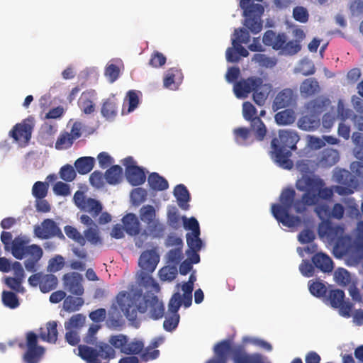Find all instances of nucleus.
Returning <instances> with one entry per match:
<instances>
[{
	"label": "nucleus",
	"instance_id": "nucleus-1",
	"mask_svg": "<svg viewBox=\"0 0 363 363\" xmlns=\"http://www.w3.org/2000/svg\"><path fill=\"white\" fill-rule=\"evenodd\" d=\"M296 188L304 192L300 199H295L296 191L293 188L284 189L279 196L281 204L272 205V213L276 220L283 225L291 228L301 223L300 217L290 214L294 208L297 213H303L307 206H313L320 200L332 199L333 190L325 187V182L318 176L303 175L296 182Z\"/></svg>",
	"mask_w": 363,
	"mask_h": 363
},
{
	"label": "nucleus",
	"instance_id": "nucleus-2",
	"mask_svg": "<svg viewBox=\"0 0 363 363\" xmlns=\"http://www.w3.org/2000/svg\"><path fill=\"white\" fill-rule=\"evenodd\" d=\"M117 303L129 320H135L137 312H148L153 320H159L164 315V306L157 296L152 293L143 294L142 289H135L130 293L123 291L116 296Z\"/></svg>",
	"mask_w": 363,
	"mask_h": 363
},
{
	"label": "nucleus",
	"instance_id": "nucleus-3",
	"mask_svg": "<svg viewBox=\"0 0 363 363\" xmlns=\"http://www.w3.org/2000/svg\"><path fill=\"white\" fill-rule=\"evenodd\" d=\"M128 337L123 334L111 335L108 342H99L95 347L78 345V355L86 363H109L116 357V350L125 351Z\"/></svg>",
	"mask_w": 363,
	"mask_h": 363
},
{
	"label": "nucleus",
	"instance_id": "nucleus-4",
	"mask_svg": "<svg viewBox=\"0 0 363 363\" xmlns=\"http://www.w3.org/2000/svg\"><path fill=\"white\" fill-rule=\"evenodd\" d=\"M44 342L55 344L58 337L57 322L51 320L45 327L40 328L38 336L33 332L26 333V351L23 354L26 363H38L45 353V347L38 345V337Z\"/></svg>",
	"mask_w": 363,
	"mask_h": 363
},
{
	"label": "nucleus",
	"instance_id": "nucleus-5",
	"mask_svg": "<svg viewBox=\"0 0 363 363\" xmlns=\"http://www.w3.org/2000/svg\"><path fill=\"white\" fill-rule=\"evenodd\" d=\"M299 140L298 135L293 130H279V138H274L271 142V156L274 162L281 168L291 169L294 162L290 159L291 150L296 149Z\"/></svg>",
	"mask_w": 363,
	"mask_h": 363
},
{
	"label": "nucleus",
	"instance_id": "nucleus-6",
	"mask_svg": "<svg viewBox=\"0 0 363 363\" xmlns=\"http://www.w3.org/2000/svg\"><path fill=\"white\" fill-rule=\"evenodd\" d=\"M30 241V239L26 235H20L16 237L13 256L18 259L28 257V259L24 262L25 267L27 271L34 272L36 271V264L43 257V251L36 244L28 245Z\"/></svg>",
	"mask_w": 363,
	"mask_h": 363
},
{
	"label": "nucleus",
	"instance_id": "nucleus-7",
	"mask_svg": "<svg viewBox=\"0 0 363 363\" xmlns=\"http://www.w3.org/2000/svg\"><path fill=\"white\" fill-rule=\"evenodd\" d=\"M256 108L249 101L242 104L243 118L250 122V127L252 130L255 138L257 141H262L267 134V128L259 116H257Z\"/></svg>",
	"mask_w": 363,
	"mask_h": 363
},
{
	"label": "nucleus",
	"instance_id": "nucleus-8",
	"mask_svg": "<svg viewBox=\"0 0 363 363\" xmlns=\"http://www.w3.org/2000/svg\"><path fill=\"white\" fill-rule=\"evenodd\" d=\"M33 128L34 118L29 116L21 123H16L10 130L9 135L15 142L27 145L31 138Z\"/></svg>",
	"mask_w": 363,
	"mask_h": 363
},
{
	"label": "nucleus",
	"instance_id": "nucleus-9",
	"mask_svg": "<svg viewBox=\"0 0 363 363\" xmlns=\"http://www.w3.org/2000/svg\"><path fill=\"white\" fill-rule=\"evenodd\" d=\"M34 233L36 237L41 239H48L57 237L64 239L65 236L57 223L52 219H45L41 225H35Z\"/></svg>",
	"mask_w": 363,
	"mask_h": 363
},
{
	"label": "nucleus",
	"instance_id": "nucleus-10",
	"mask_svg": "<svg viewBox=\"0 0 363 363\" xmlns=\"http://www.w3.org/2000/svg\"><path fill=\"white\" fill-rule=\"evenodd\" d=\"M263 80L258 77H250L246 79H241L234 84L233 90L238 98H245L247 95L262 86Z\"/></svg>",
	"mask_w": 363,
	"mask_h": 363
},
{
	"label": "nucleus",
	"instance_id": "nucleus-11",
	"mask_svg": "<svg viewBox=\"0 0 363 363\" xmlns=\"http://www.w3.org/2000/svg\"><path fill=\"white\" fill-rule=\"evenodd\" d=\"M352 140L355 145L354 155L360 161L352 162L350 169L357 176L361 177L363 174V134L359 132L353 133Z\"/></svg>",
	"mask_w": 363,
	"mask_h": 363
},
{
	"label": "nucleus",
	"instance_id": "nucleus-12",
	"mask_svg": "<svg viewBox=\"0 0 363 363\" xmlns=\"http://www.w3.org/2000/svg\"><path fill=\"white\" fill-rule=\"evenodd\" d=\"M297 94L290 88H286L280 91L275 96L272 108L274 111L279 109L293 107L296 104Z\"/></svg>",
	"mask_w": 363,
	"mask_h": 363
},
{
	"label": "nucleus",
	"instance_id": "nucleus-13",
	"mask_svg": "<svg viewBox=\"0 0 363 363\" xmlns=\"http://www.w3.org/2000/svg\"><path fill=\"white\" fill-rule=\"evenodd\" d=\"M82 279V276L77 272L67 273L62 278L64 289L72 294L82 296L84 292Z\"/></svg>",
	"mask_w": 363,
	"mask_h": 363
},
{
	"label": "nucleus",
	"instance_id": "nucleus-14",
	"mask_svg": "<svg viewBox=\"0 0 363 363\" xmlns=\"http://www.w3.org/2000/svg\"><path fill=\"white\" fill-rule=\"evenodd\" d=\"M166 227L164 224L161 223L160 220L157 218L147 224V230H143L141 233L139 240L135 242V245L138 247L141 248L144 245V240H141L142 238H144L145 240H146L148 236H151L153 238H160L164 235Z\"/></svg>",
	"mask_w": 363,
	"mask_h": 363
},
{
	"label": "nucleus",
	"instance_id": "nucleus-15",
	"mask_svg": "<svg viewBox=\"0 0 363 363\" xmlns=\"http://www.w3.org/2000/svg\"><path fill=\"white\" fill-rule=\"evenodd\" d=\"M231 352L234 363H264L260 354H248L242 346H238Z\"/></svg>",
	"mask_w": 363,
	"mask_h": 363
},
{
	"label": "nucleus",
	"instance_id": "nucleus-16",
	"mask_svg": "<svg viewBox=\"0 0 363 363\" xmlns=\"http://www.w3.org/2000/svg\"><path fill=\"white\" fill-rule=\"evenodd\" d=\"M160 261V257L155 250L144 251L139 259V266L147 272H153Z\"/></svg>",
	"mask_w": 363,
	"mask_h": 363
},
{
	"label": "nucleus",
	"instance_id": "nucleus-17",
	"mask_svg": "<svg viewBox=\"0 0 363 363\" xmlns=\"http://www.w3.org/2000/svg\"><path fill=\"white\" fill-rule=\"evenodd\" d=\"M328 299L333 308H339L345 314H349L352 309V304L345 301V293L340 289L330 290Z\"/></svg>",
	"mask_w": 363,
	"mask_h": 363
},
{
	"label": "nucleus",
	"instance_id": "nucleus-18",
	"mask_svg": "<svg viewBox=\"0 0 363 363\" xmlns=\"http://www.w3.org/2000/svg\"><path fill=\"white\" fill-rule=\"evenodd\" d=\"M315 268L323 273H330L333 270V262L329 255L320 252L314 254L311 257Z\"/></svg>",
	"mask_w": 363,
	"mask_h": 363
},
{
	"label": "nucleus",
	"instance_id": "nucleus-19",
	"mask_svg": "<svg viewBox=\"0 0 363 363\" xmlns=\"http://www.w3.org/2000/svg\"><path fill=\"white\" fill-rule=\"evenodd\" d=\"M123 226L126 233L130 236H135L140 233V223L135 214L127 213L122 218Z\"/></svg>",
	"mask_w": 363,
	"mask_h": 363
},
{
	"label": "nucleus",
	"instance_id": "nucleus-20",
	"mask_svg": "<svg viewBox=\"0 0 363 363\" xmlns=\"http://www.w3.org/2000/svg\"><path fill=\"white\" fill-rule=\"evenodd\" d=\"M182 79V73L180 69L174 67L169 68L167 70L164 77V86L169 89L175 90L177 89Z\"/></svg>",
	"mask_w": 363,
	"mask_h": 363
},
{
	"label": "nucleus",
	"instance_id": "nucleus-21",
	"mask_svg": "<svg viewBox=\"0 0 363 363\" xmlns=\"http://www.w3.org/2000/svg\"><path fill=\"white\" fill-rule=\"evenodd\" d=\"M330 104V101L328 99L318 97L307 104L306 109L313 117L319 118V116L326 109Z\"/></svg>",
	"mask_w": 363,
	"mask_h": 363
},
{
	"label": "nucleus",
	"instance_id": "nucleus-22",
	"mask_svg": "<svg viewBox=\"0 0 363 363\" xmlns=\"http://www.w3.org/2000/svg\"><path fill=\"white\" fill-rule=\"evenodd\" d=\"M126 179L132 186L143 184L146 179L143 169L138 167H128L125 172Z\"/></svg>",
	"mask_w": 363,
	"mask_h": 363
},
{
	"label": "nucleus",
	"instance_id": "nucleus-23",
	"mask_svg": "<svg viewBox=\"0 0 363 363\" xmlns=\"http://www.w3.org/2000/svg\"><path fill=\"white\" fill-rule=\"evenodd\" d=\"M339 159L340 155L337 150L333 148H326L321 152L318 161L323 167H329L335 165L339 161Z\"/></svg>",
	"mask_w": 363,
	"mask_h": 363
},
{
	"label": "nucleus",
	"instance_id": "nucleus-24",
	"mask_svg": "<svg viewBox=\"0 0 363 363\" xmlns=\"http://www.w3.org/2000/svg\"><path fill=\"white\" fill-rule=\"evenodd\" d=\"M174 195L177 200L179 206L183 210H189L190 195L187 188L184 184H178L174 187Z\"/></svg>",
	"mask_w": 363,
	"mask_h": 363
},
{
	"label": "nucleus",
	"instance_id": "nucleus-25",
	"mask_svg": "<svg viewBox=\"0 0 363 363\" xmlns=\"http://www.w3.org/2000/svg\"><path fill=\"white\" fill-rule=\"evenodd\" d=\"M250 128H247L245 127H240L235 128L233 130V135L235 142L242 146L248 145L253 142V139L252 138Z\"/></svg>",
	"mask_w": 363,
	"mask_h": 363
},
{
	"label": "nucleus",
	"instance_id": "nucleus-26",
	"mask_svg": "<svg viewBox=\"0 0 363 363\" xmlns=\"http://www.w3.org/2000/svg\"><path fill=\"white\" fill-rule=\"evenodd\" d=\"M230 350L231 345L229 340H224L218 342L214 347V352L220 359H211L207 363H226L225 358L227 353Z\"/></svg>",
	"mask_w": 363,
	"mask_h": 363
},
{
	"label": "nucleus",
	"instance_id": "nucleus-27",
	"mask_svg": "<svg viewBox=\"0 0 363 363\" xmlns=\"http://www.w3.org/2000/svg\"><path fill=\"white\" fill-rule=\"evenodd\" d=\"M320 86L315 78L306 79L300 86L302 96L308 97L313 96L319 91Z\"/></svg>",
	"mask_w": 363,
	"mask_h": 363
},
{
	"label": "nucleus",
	"instance_id": "nucleus-28",
	"mask_svg": "<svg viewBox=\"0 0 363 363\" xmlns=\"http://www.w3.org/2000/svg\"><path fill=\"white\" fill-rule=\"evenodd\" d=\"M95 164V159L92 157H82L78 158L74 166L77 172L80 174H86L90 172Z\"/></svg>",
	"mask_w": 363,
	"mask_h": 363
},
{
	"label": "nucleus",
	"instance_id": "nucleus-29",
	"mask_svg": "<svg viewBox=\"0 0 363 363\" xmlns=\"http://www.w3.org/2000/svg\"><path fill=\"white\" fill-rule=\"evenodd\" d=\"M118 112L117 100L113 96L104 101L101 107V114L107 119L114 118Z\"/></svg>",
	"mask_w": 363,
	"mask_h": 363
},
{
	"label": "nucleus",
	"instance_id": "nucleus-30",
	"mask_svg": "<svg viewBox=\"0 0 363 363\" xmlns=\"http://www.w3.org/2000/svg\"><path fill=\"white\" fill-rule=\"evenodd\" d=\"M148 183L150 188L156 191H164L169 187L168 182L156 172L149 175Z\"/></svg>",
	"mask_w": 363,
	"mask_h": 363
},
{
	"label": "nucleus",
	"instance_id": "nucleus-31",
	"mask_svg": "<svg viewBox=\"0 0 363 363\" xmlns=\"http://www.w3.org/2000/svg\"><path fill=\"white\" fill-rule=\"evenodd\" d=\"M298 128L303 130L311 131L318 128L320 119L311 116H303L298 121Z\"/></svg>",
	"mask_w": 363,
	"mask_h": 363
},
{
	"label": "nucleus",
	"instance_id": "nucleus-32",
	"mask_svg": "<svg viewBox=\"0 0 363 363\" xmlns=\"http://www.w3.org/2000/svg\"><path fill=\"white\" fill-rule=\"evenodd\" d=\"M278 125H287L292 124L296 120V115L292 109H285L277 113L274 116Z\"/></svg>",
	"mask_w": 363,
	"mask_h": 363
},
{
	"label": "nucleus",
	"instance_id": "nucleus-33",
	"mask_svg": "<svg viewBox=\"0 0 363 363\" xmlns=\"http://www.w3.org/2000/svg\"><path fill=\"white\" fill-rule=\"evenodd\" d=\"M123 169L119 165H113L105 172V179L109 184H116L121 180Z\"/></svg>",
	"mask_w": 363,
	"mask_h": 363
},
{
	"label": "nucleus",
	"instance_id": "nucleus-34",
	"mask_svg": "<svg viewBox=\"0 0 363 363\" xmlns=\"http://www.w3.org/2000/svg\"><path fill=\"white\" fill-rule=\"evenodd\" d=\"M86 322V316L82 313L73 315L67 321L65 322V330H74L80 331Z\"/></svg>",
	"mask_w": 363,
	"mask_h": 363
},
{
	"label": "nucleus",
	"instance_id": "nucleus-35",
	"mask_svg": "<svg viewBox=\"0 0 363 363\" xmlns=\"http://www.w3.org/2000/svg\"><path fill=\"white\" fill-rule=\"evenodd\" d=\"M101 203L92 198H88L81 210L88 212L93 218L97 217L102 211Z\"/></svg>",
	"mask_w": 363,
	"mask_h": 363
},
{
	"label": "nucleus",
	"instance_id": "nucleus-36",
	"mask_svg": "<svg viewBox=\"0 0 363 363\" xmlns=\"http://www.w3.org/2000/svg\"><path fill=\"white\" fill-rule=\"evenodd\" d=\"M84 303V301L82 297L68 296L64 300L63 308L67 312H74L79 311Z\"/></svg>",
	"mask_w": 363,
	"mask_h": 363
},
{
	"label": "nucleus",
	"instance_id": "nucleus-37",
	"mask_svg": "<svg viewBox=\"0 0 363 363\" xmlns=\"http://www.w3.org/2000/svg\"><path fill=\"white\" fill-rule=\"evenodd\" d=\"M167 218V223L171 228L176 230L180 228L181 220H182V217L180 216L179 211L176 206H168Z\"/></svg>",
	"mask_w": 363,
	"mask_h": 363
},
{
	"label": "nucleus",
	"instance_id": "nucleus-38",
	"mask_svg": "<svg viewBox=\"0 0 363 363\" xmlns=\"http://www.w3.org/2000/svg\"><path fill=\"white\" fill-rule=\"evenodd\" d=\"M144 342L140 339L135 338L130 342L128 340L123 354L133 356L139 355L144 349Z\"/></svg>",
	"mask_w": 363,
	"mask_h": 363
},
{
	"label": "nucleus",
	"instance_id": "nucleus-39",
	"mask_svg": "<svg viewBox=\"0 0 363 363\" xmlns=\"http://www.w3.org/2000/svg\"><path fill=\"white\" fill-rule=\"evenodd\" d=\"M150 272H147L143 270L138 277V283L140 285L145 288H151L152 289L158 291L160 290L159 284L155 281L151 275Z\"/></svg>",
	"mask_w": 363,
	"mask_h": 363
},
{
	"label": "nucleus",
	"instance_id": "nucleus-40",
	"mask_svg": "<svg viewBox=\"0 0 363 363\" xmlns=\"http://www.w3.org/2000/svg\"><path fill=\"white\" fill-rule=\"evenodd\" d=\"M58 281L56 276L49 274H43L40 283V291L43 293H48L55 289L57 285Z\"/></svg>",
	"mask_w": 363,
	"mask_h": 363
},
{
	"label": "nucleus",
	"instance_id": "nucleus-41",
	"mask_svg": "<svg viewBox=\"0 0 363 363\" xmlns=\"http://www.w3.org/2000/svg\"><path fill=\"white\" fill-rule=\"evenodd\" d=\"M85 240L90 242L91 245H102L103 241L99 235L98 227H89L84 231Z\"/></svg>",
	"mask_w": 363,
	"mask_h": 363
},
{
	"label": "nucleus",
	"instance_id": "nucleus-42",
	"mask_svg": "<svg viewBox=\"0 0 363 363\" xmlns=\"http://www.w3.org/2000/svg\"><path fill=\"white\" fill-rule=\"evenodd\" d=\"M334 177L337 183L345 186H352L354 181V176L349 171L345 169L337 170L335 173Z\"/></svg>",
	"mask_w": 363,
	"mask_h": 363
},
{
	"label": "nucleus",
	"instance_id": "nucleus-43",
	"mask_svg": "<svg viewBox=\"0 0 363 363\" xmlns=\"http://www.w3.org/2000/svg\"><path fill=\"white\" fill-rule=\"evenodd\" d=\"M156 216L155 209L151 205L143 206L140 210V220L146 225L156 220Z\"/></svg>",
	"mask_w": 363,
	"mask_h": 363
},
{
	"label": "nucleus",
	"instance_id": "nucleus-44",
	"mask_svg": "<svg viewBox=\"0 0 363 363\" xmlns=\"http://www.w3.org/2000/svg\"><path fill=\"white\" fill-rule=\"evenodd\" d=\"M79 106L83 113L85 114H91L95 110V106L93 101L90 99L89 94L83 92L79 101Z\"/></svg>",
	"mask_w": 363,
	"mask_h": 363
},
{
	"label": "nucleus",
	"instance_id": "nucleus-45",
	"mask_svg": "<svg viewBox=\"0 0 363 363\" xmlns=\"http://www.w3.org/2000/svg\"><path fill=\"white\" fill-rule=\"evenodd\" d=\"M66 235L77 242L80 246H84L86 240L84 237L77 230V229L72 225H66L64 228Z\"/></svg>",
	"mask_w": 363,
	"mask_h": 363
},
{
	"label": "nucleus",
	"instance_id": "nucleus-46",
	"mask_svg": "<svg viewBox=\"0 0 363 363\" xmlns=\"http://www.w3.org/2000/svg\"><path fill=\"white\" fill-rule=\"evenodd\" d=\"M2 302L5 306L11 309L16 308L20 305L16 294L8 291H4L2 292Z\"/></svg>",
	"mask_w": 363,
	"mask_h": 363
},
{
	"label": "nucleus",
	"instance_id": "nucleus-47",
	"mask_svg": "<svg viewBox=\"0 0 363 363\" xmlns=\"http://www.w3.org/2000/svg\"><path fill=\"white\" fill-rule=\"evenodd\" d=\"M180 315L179 313H173L167 312L165 320L163 323L164 329L166 331L172 332L174 330L179 323Z\"/></svg>",
	"mask_w": 363,
	"mask_h": 363
},
{
	"label": "nucleus",
	"instance_id": "nucleus-48",
	"mask_svg": "<svg viewBox=\"0 0 363 363\" xmlns=\"http://www.w3.org/2000/svg\"><path fill=\"white\" fill-rule=\"evenodd\" d=\"M100 328L101 325L97 324H91L90 325L86 334L83 337V341L87 346H89V345H95V346L98 345L96 335Z\"/></svg>",
	"mask_w": 363,
	"mask_h": 363
},
{
	"label": "nucleus",
	"instance_id": "nucleus-49",
	"mask_svg": "<svg viewBox=\"0 0 363 363\" xmlns=\"http://www.w3.org/2000/svg\"><path fill=\"white\" fill-rule=\"evenodd\" d=\"M308 289L310 292L316 297L325 296L327 292V288L325 284L318 281H309Z\"/></svg>",
	"mask_w": 363,
	"mask_h": 363
},
{
	"label": "nucleus",
	"instance_id": "nucleus-50",
	"mask_svg": "<svg viewBox=\"0 0 363 363\" xmlns=\"http://www.w3.org/2000/svg\"><path fill=\"white\" fill-rule=\"evenodd\" d=\"M252 61L258 63L260 66L264 67H273L277 64V60L275 58L267 57L264 54L257 53L252 57Z\"/></svg>",
	"mask_w": 363,
	"mask_h": 363
},
{
	"label": "nucleus",
	"instance_id": "nucleus-51",
	"mask_svg": "<svg viewBox=\"0 0 363 363\" xmlns=\"http://www.w3.org/2000/svg\"><path fill=\"white\" fill-rule=\"evenodd\" d=\"M184 305L183 298L179 292L174 293L168 303V312L173 313H179L178 311L182 306Z\"/></svg>",
	"mask_w": 363,
	"mask_h": 363
},
{
	"label": "nucleus",
	"instance_id": "nucleus-52",
	"mask_svg": "<svg viewBox=\"0 0 363 363\" xmlns=\"http://www.w3.org/2000/svg\"><path fill=\"white\" fill-rule=\"evenodd\" d=\"M335 279L336 282L341 286L349 285L351 282V276L350 272L344 268H338L335 272Z\"/></svg>",
	"mask_w": 363,
	"mask_h": 363
},
{
	"label": "nucleus",
	"instance_id": "nucleus-53",
	"mask_svg": "<svg viewBox=\"0 0 363 363\" xmlns=\"http://www.w3.org/2000/svg\"><path fill=\"white\" fill-rule=\"evenodd\" d=\"M48 184L43 182H36L32 189L33 196L38 199H44L48 194Z\"/></svg>",
	"mask_w": 363,
	"mask_h": 363
},
{
	"label": "nucleus",
	"instance_id": "nucleus-54",
	"mask_svg": "<svg viewBox=\"0 0 363 363\" xmlns=\"http://www.w3.org/2000/svg\"><path fill=\"white\" fill-rule=\"evenodd\" d=\"M186 242L189 250H201L203 242L200 233H186Z\"/></svg>",
	"mask_w": 363,
	"mask_h": 363
},
{
	"label": "nucleus",
	"instance_id": "nucleus-55",
	"mask_svg": "<svg viewBox=\"0 0 363 363\" xmlns=\"http://www.w3.org/2000/svg\"><path fill=\"white\" fill-rule=\"evenodd\" d=\"M74 143V140L71 138L69 133L63 132L62 133L56 143H55V148L57 150H62L70 147Z\"/></svg>",
	"mask_w": 363,
	"mask_h": 363
},
{
	"label": "nucleus",
	"instance_id": "nucleus-56",
	"mask_svg": "<svg viewBox=\"0 0 363 363\" xmlns=\"http://www.w3.org/2000/svg\"><path fill=\"white\" fill-rule=\"evenodd\" d=\"M147 191L141 187L134 189L130 193V198L134 205L143 203L147 198Z\"/></svg>",
	"mask_w": 363,
	"mask_h": 363
},
{
	"label": "nucleus",
	"instance_id": "nucleus-57",
	"mask_svg": "<svg viewBox=\"0 0 363 363\" xmlns=\"http://www.w3.org/2000/svg\"><path fill=\"white\" fill-rule=\"evenodd\" d=\"M65 266V259L61 255H56L49 260L48 271L50 272H57L61 270Z\"/></svg>",
	"mask_w": 363,
	"mask_h": 363
},
{
	"label": "nucleus",
	"instance_id": "nucleus-58",
	"mask_svg": "<svg viewBox=\"0 0 363 363\" xmlns=\"http://www.w3.org/2000/svg\"><path fill=\"white\" fill-rule=\"evenodd\" d=\"M77 176L74 167L70 164L62 166L60 170V177L65 182H72Z\"/></svg>",
	"mask_w": 363,
	"mask_h": 363
},
{
	"label": "nucleus",
	"instance_id": "nucleus-59",
	"mask_svg": "<svg viewBox=\"0 0 363 363\" xmlns=\"http://www.w3.org/2000/svg\"><path fill=\"white\" fill-rule=\"evenodd\" d=\"M166 57L159 51H154L150 56L149 65L154 68H159L165 65Z\"/></svg>",
	"mask_w": 363,
	"mask_h": 363
},
{
	"label": "nucleus",
	"instance_id": "nucleus-60",
	"mask_svg": "<svg viewBox=\"0 0 363 363\" xmlns=\"http://www.w3.org/2000/svg\"><path fill=\"white\" fill-rule=\"evenodd\" d=\"M139 356L140 360L147 362L156 359L160 356V351L158 350H152L151 347H144L143 352L139 354Z\"/></svg>",
	"mask_w": 363,
	"mask_h": 363
},
{
	"label": "nucleus",
	"instance_id": "nucleus-61",
	"mask_svg": "<svg viewBox=\"0 0 363 363\" xmlns=\"http://www.w3.org/2000/svg\"><path fill=\"white\" fill-rule=\"evenodd\" d=\"M105 76L111 83L117 80L120 75V68L115 64H108L104 71Z\"/></svg>",
	"mask_w": 363,
	"mask_h": 363
},
{
	"label": "nucleus",
	"instance_id": "nucleus-62",
	"mask_svg": "<svg viewBox=\"0 0 363 363\" xmlns=\"http://www.w3.org/2000/svg\"><path fill=\"white\" fill-rule=\"evenodd\" d=\"M105 174L104 175L100 171L96 170L89 176L90 184L96 188L100 189L104 185Z\"/></svg>",
	"mask_w": 363,
	"mask_h": 363
},
{
	"label": "nucleus",
	"instance_id": "nucleus-63",
	"mask_svg": "<svg viewBox=\"0 0 363 363\" xmlns=\"http://www.w3.org/2000/svg\"><path fill=\"white\" fill-rule=\"evenodd\" d=\"M182 289L184 291V294L182 296L183 298L184 306L185 308H189L192 303V291L194 286L185 282L182 284Z\"/></svg>",
	"mask_w": 363,
	"mask_h": 363
},
{
	"label": "nucleus",
	"instance_id": "nucleus-64",
	"mask_svg": "<svg viewBox=\"0 0 363 363\" xmlns=\"http://www.w3.org/2000/svg\"><path fill=\"white\" fill-rule=\"evenodd\" d=\"M353 115V111L351 109L346 108L343 102L340 100L337 103V117L342 121L341 122H345L350 118H352Z\"/></svg>",
	"mask_w": 363,
	"mask_h": 363
}]
</instances>
